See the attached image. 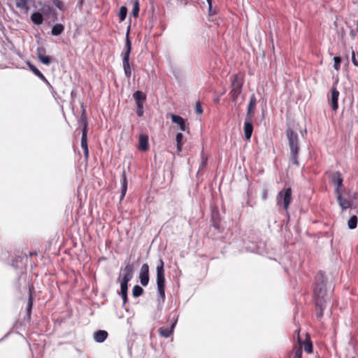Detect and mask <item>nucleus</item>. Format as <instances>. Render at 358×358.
Listing matches in <instances>:
<instances>
[{"label": "nucleus", "instance_id": "3c124183", "mask_svg": "<svg viewBox=\"0 0 358 358\" xmlns=\"http://www.w3.org/2000/svg\"><path fill=\"white\" fill-rule=\"evenodd\" d=\"M12 265H13V266H15V267H17V266L15 264V262H13V264H12Z\"/></svg>", "mask_w": 358, "mask_h": 358}, {"label": "nucleus", "instance_id": "c85d7f7f", "mask_svg": "<svg viewBox=\"0 0 358 358\" xmlns=\"http://www.w3.org/2000/svg\"><path fill=\"white\" fill-rule=\"evenodd\" d=\"M357 222H358V219H357V217L356 215H352L350 217V218L349 219L348 222V227L350 229H354L357 227Z\"/></svg>", "mask_w": 358, "mask_h": 358}, {"label": "nucleus", "instance_id": "aec40b11", "mask_svg": "<svg viewBox=\"0 0 358 358\" xmlns=\"http://www.w3.org/2000/svg\"><path fill=\"white\" fill-rule=\"evenodd\" d=\"M176 322L173 323L170 327H162L159 329V333L161 336L169 338L173 334Z\"/></svg>", "mask_w": 358, "mask_h": 358}, {"label": "nucleus", "instance_id": "412c9836", "mask_svg": "<svg viewBox=\"0 0 358 358\" xmlns=\"http://www.w3.org/2000/svg\"><path fill=\"white\" fill-rule=\"evenodd\" d=\"M256 103H257V99H256L255 94H252L250 96V102H249V104L248 106V110H247L246 116L252 117V113L253 110L255 108Z\"/></svg>", "mask_w": 358, "mask_h": 358}, {"label": "nucleus", "instance_id": "2f4dec72", "mask_svg": "<svg viewBox=\"0 0 358 358\" xmlns=\"http://www.w3.org/2000/svg\"><path fill=\"white\" fill-rule=\"evenodd\" d=\"M127 15V8L126 6H122L120 7L118 16L119 19L121 22L124 21L126 19Z\"/></svg>", "mask_w": 358, "mask_h": 358}, {"label": "nucleus", "instance_id": "49530a36", "mask_svg": "<svg viewBox=\"0 0 358 358\" xmlns=\"http://www.w3.org/2000/svg\"><path fill=\"white\" fill-rule=\"evenodd\" d=\"M262 199L266 200L267 199V190L264 189L263 192Z\"/></svg>", "mask_w": 358, "mask_h": 358}, {"label": "nucleus", "instance_id": "ddd939ff", "mask_svg": "<svg viewBox=\"0 0 358 358\" xmlns=\"http://www.w3.org/2000/svg\"><path fill=\"white\" fill-rule=\"evenodd\" d=\"M243 78L241 74H235L231 80V90H242Z\"/></svg>", "mask_w": 358, "mask_h": 358}, {"label": "nucleus", "instance_id": "4c0bfd02", "mask_svg": "<svg viewBox=\"0 0 358 358\" xmlns=\"http://www.w3.org/2000/svg\"><path fill=\"white\" fill-rule=\"evenodd\" d=\"M45 53H46V50L43 47H39L36 50V55H37L38 59H39L40 57L45 55Z\"/></svg>", "mask_w": 358, "mask_h": 358}, {"label": "nucleus", "instance_id": "603ef678", "mask_svg": "<svg viewBox=\"0 0 358 358\" xmlns=\"http://www.w3.org/2000/svg\"><path fill=\"white\" fill-rule=\"evenodd\" d=\"M357 29H358V20H357Z\"/></svg>", "mask_w": 358, "mask_h": 358}, {"label": "nucleus", "instance_id": "f3484780", "mask_svg": "<svg viewBox=\"0 0 358 358\" xmlns=\"http://www.w3.org/2000/svg\"><path fill=\"white\" fill-rule=\"evenodd\" d=\"M331 95V107L334 110H337L338 108V99L339 96V92L336 89V87H332Z\"/></svg>", "mask_w": 358, "mask_h": 358}, {"label": "nucleus", "instance_id": "de8ad7c7", "mask_svg": "<svg viewBox=\"0 0 358 358\" xmlns=\"http://www.w3.org/2000/svg\"><path fill=\"white\" fill-rule=\"evenodd\" d=\"M206 1L208 2V4L209 10L210 11L211 10V8H212V0H206Z\"/></svg>", "mask_w": 358, "mask_h": 358}, {"label": "nucleus", "instance_id": "6e6552de", "mask_svg": "<svg viewBox=\"0 0 358 358\" xmlns=\"http://www.w3.org/2000/svg\"><path fill=\"white\" fill-rule=\"evenodd\" d=\"M149 266L148 264H143L140 269L139 280L141 284L145 287L149 282Z\"/></svg>", "mask_w": 358, "mask_h": 358}, {"label": "nucleus", "instance_id": "f03ea898", "mask_svg": "<svg viewBox=\"0 0 358 358\" xmlns=\"http://www.w3.org/2000/svg\"><path fill=\"white\" fill-rule=\"evenodd\" d=\"M164 267V261L160 259L157 266V301L159 302H164L165 300V273Z\"/></svg>", "mask_w": 358, "mask_h": 358}, {"label": "nucleus", "instance_id": "2eb2a0df", "mask_svg": "<svg viewBox=\"0 0 358 358\" xmlns=\"http://www.w3.org/2000/svg\"><path fill=\"white\" fill-rule=\"evenodd\" d=\"M148 136L146 134H141L138 139V149L140 151H147L148 150Z\"/></svg>", "mask_w": 358, "mask_h": 358}, {"label": "nucleus", "instance_id": "7ed1b4c3", "mask_svg": "<svg viewBox=\"0 0 358 358\" xmlns=\"http://www.w3.org/2000/svg\"><path fill=\"white\" fill-rule=\"evenodd\" d=\"M313 296L315 302L319 299L327 301L326 279L322 272L318 273L315 276Z\"/></svg>", "mask_w": 358, "mask_h": 358}, {"label": "nucleus", "instance_id": "cd10ccee", "mask_svg": "<svg viewBox=\"0 0 358 358\" xmlns=\"http://www.w3.org/2000/svg\"><path fill=\"white\" fill-rule=\"evenodd\" d=\"M133 97L135 101H145L146 100V95L141 91H136L133 94Z\"/></svg>", "mask_w": 358, "mask_h": 358}, {"label": "nucleus", "instance_id": "a19ab883", "mask_svg": "<svg viewBox=\"0 0 358 358\" xmlns=\"http://www.w3.org/2000/svg\"><path fill=\"white\" fill-rule=\"evenodd\" d=\"M136 114L138 117H142L143 115V106H139L136 109Z\"/></svg>", "mask_w": 358, "mask_h": 358}, {"label": "nucleus", "instance_id": "a878e982", "mask_svg": "<svg viewBox=\"0 0 358 358\" xmlns=\"http://www.w3.org/2000/svg\"><path fill=\"white\" fill-rule=\"evenodd\" d=\"M64 30V27L62 24H56L53 26L51 30V34L53 36L60 35Z\"/></svg>", "mask_w": 358, "mask_h": 358}, {"label": "nucleus", "instance_id": "ea45409f", "mask_svg": "<svg viewBox=\"0 0 358 358\" xmlns=\"http://www.w3.org/2000/svg\"><path fill=\"white\" fill-rule=\"evenodd\" d=\"M196 113L198 114H201L203 113V108L201 105V103L198 101L196 103V108H195Z\"/></svg>", "mask_w": 358, "mask_h": 358}, {"label": "nucleus", "instance_id": "c756f323", "mask_svg": "<svg viewBox=\"0 0 358 358\" xmlns=\"http://www.w3.org/2000/svg\"><path fill=\"white\" fill-rule=\"evenodd\" d=\"M201 162L199 166V171L205 169L208 164V157L207 155L203 152V151L201 153Z\"/></svg>", "mask_w": 358, "mask_h": 358}, {"label": "nucleus", "instance_id": "1a4fd4ad", "mask_svg": "<svg viewBox=\"0 0 358 358\" xmlns=\"http://www.w3.org/2000/svg\"><path fill=\"white\" fill-rule=\"evenodd\" d=\"M170 116L172 122H174L175 124H177L179 126L180 129L181 131H185L189 130V124L187 122V120H185L183 117L173 113H171Z\"/></svg>", "mask_w": 358, "mask_h": 358}, {"label": "nucleus", "instance_id": "c9c22d12", "mask_svg": "<svg viewBox=\"0 0 358 358\" xmlns=\"http://www.w3.org/2000/svg\"><path fill=\"white\" fill-rule=\"evenodd\" d=\"M334 68L335 70L338 71L341 67V58L340 57H334Z\"/></svg>", "mask_w": 358, "mask_h": 358}, {"label": "nucleus", "instance_id": "39448f33", "mask_svg": "<svg viewBox=\"0 0 358 358\" xmlns=\"http://www.w3.org/2000/svg\"><path fill=\"white\" fill-rule=\"evenodd\" d=\"M131 50V42L129 38V31L126 36L125 50L121 54L122 58V67L124 75L127 78H130L131 76V70L129 64V55Z\"/></svg>", "mask_w": 358, "mask_h": 358}, {"label": "nucleus", "instance_id": "09e8293b", "mask_svg": "<svg viewBox=\"0 0 358 358\" xmlns=\"http://www.w3.org/2000/svg\"><path fill=\"white\" fill-rule=\"evenodd\" d=\"M143 103H144V101H136L137 107H138L139 106H143Z\"/></svg>", "mask_w": 358, "mask_h": 358}, {"label": "nucleus", "instance_id": "393cba45", "mask_svg": "<svg viewBox=\"0 0 358 358\" xmlns=\"http://www.w3.org/2000/svg\"><path fill=\"white\" fill-rule=\"evenodd\" d=\"M302 345L299 344V346H294L292 352V358H301L302 357Z\"/></svg>", "mask_w": 358, "mask_h": 358}, {"label": "nucleus", "instance_id": "473e14b6", "mask_svg": "<svg viewBox=\"0 0 358 358\" xmlns=\"http://www.w3.org/2000/svg\"><path fill=\"white\" fill-rule=\"evenodd\" d=\"M242 92V90H231L230 94L233 102H236L238 96Z\"/></svg>", "mask_w": 358, "mask_h": 358}, {"label": "nucleus", "instance_id": "b1692460", "mask_svg": "<svg viewBox=\"0 0 358 358\" xmlns=\"http://www.w3.org/2000/svg\"><path fill=\"white\" fill-rule=\"evenodd\" d=\"M27 65L35 76L39 78L41 80H45L44 75L33 64L30 62H27Z\"/></svg>", "mask_w": 358, "mask_h": 358}, {"label": "nucleus", "instance_id": "72a5a7b5", "mask_svg": "<svg viewBox=\"0 0 358 358\" xmlns=\"http://www.w3.org/2000/svg\"><path fill=\"white\" fill-rule=\"evenodd\" d=\"M300 344H301L302 346L303 345L304 350L307 353L310 354V353L313 352V345L310 341H307L306 342L303 341L302 343H300Z\"/></svg>", "mask_w": 358, "mask_h": 358}, {"label": "nucleus", "instance_id": "58836bf2", "mask_svg": "<svg viewBox=\"0 0 358 358\" xmlns=\"http://www.w3.org/2000/svg\"><path fill=\"white\" fill-rule=\"evenodd\" d=\"M32 305H33L32 298L30 296L29 299L28 303H27V314L29 315L31 314V308H32Z\"/></svg>", "mask_w": 358, "mask_h": 358}, {"label": "nucleus", "instance_id": "f257e3e1", "mask_svg": "<svg viewBox=\"0 0 358 358\" xmlns=\"http://www.w3.org/2000/svg\"><path fill=\"white\" fill-rule=\"evenodd\" d=\"M287 137L290 149L291 162L293 164L299 166L298 155L299 152V143L298 134L291 129H288L287 130Z\"/></svg>", "mask_w": 358, "mask_h": 358}, {"label": "nucleus", "instance_id": "0eeeda50", "mask_svg": "<svg viewBox=\"0 0 358 358\" xmlns=\"http://www.w3.org/2000/svg\"><path fill=\"white\" fill-rule=\"evenodd\" d=\"M358 196V193L355 192L352 196H348V197L343 196L341 193H338L336 194V199L338 203V205L342 209V211H344L348 208H352V203L354 200H356Z\"/></svg>", "mask_w": 358, "mask_h": 358}, {"label": "nucleus", "instance_id": "4468645a", "mask_svg": "<svg viewBox=\"0 0 358 358\" xmlns=\"http://www.w3.org/2000/svg\"><path fill=\"white\" fill-rule=\"evenodd\" d=\"M326 301L317 300L315 303V312L316 316L318 319H320L324 315V310L326 308Z\"/></svg>", "mask_w": 358, "mask_h": 358}, {"label": "nucleus", "instance_id": "f704fd0d", "mask_svg": "<svg viewBox=\"0 0 358 358\" xmlns=\"http://www.w3.org/2000/svg\"><path fill=\"white\" fill-rule=\"evenodd\" d=\"M139 13V3L138 1H135L134 3V8L132 10V15L134 17H136L138 16Z\"/></svg>", "mask_w": 358, "mask_h": 358}, {"label": "nucleus", "instance_id": "9b49d317", "mask_svg": "<svg viewBox=\"0 0 358 358\" xmlns=\"http://www.w3.org/2000/svg\"><path fill=\"white\" fill-rule=\"evenodd\" d=\"M252 117L246 116L244 122V132L245 136L247 140H250L253 131V126L252 123Z\"/></svg>", "mask_w": 358, "mask_h": 358}, {"label": "nucleus", "instance_id": "8fccbe9b", "mask_svg": "<svg viewBox=\"0 0 358 358\" xmlns=\"http://www.w3.org/2000/svg\"><path fill=\"white\" fill-rule=\"evenodd\" d=\"M295 333H297L298 339L299 340V330H296V331H295Z\"/></svg>", "mask_w": 358, "mask_h": 358}, {"label": "nucleus", "instance_id": "20e7f679", "mask_svg": "<svg viewBox=\"0 0 358 358\" xmlns=\"http://www.w3.org/2000/svg\"><path fill=\"white\" fill-rule=\"evenodd\" d=\"M125 266L121 267L120 276L122 273V278L120 282V291L119 294L127 293L128 282L133 278L134 267L129 261H125Z\"/></svg>", "mask_w": 358, "mask_h": 358}, {"label": "nucleus", "instance_id": "dca6fc26", "mask_svg": "<svg viewBox=\"0 0 358 358\" xmlns=\"http://www.w3.org/2000/svg\"><path fill=\"white\" fill-rule=\"evenodd\" d=\"M120 183H121L120 200H122L126 195L127 190V184H128L125 171H123V172H122Z\"/></svg>", "mask_w": 358, "mask_h": 358}, {"label": "nucleus", "instance_id": "4be33fe9", "mask_svg": "<svg viewBox=\"0 0 358 358\" xmlns=\"http://www.w3.org/2000/svg\"><path fill=\"white\" fill-rule=\"evenodd\" d=\"M15 3L17 8H20L21 10L24 13H28L29 10V6L28 5L29 0H15Z\"/></svg>", "mask_w": 358, "mask_h": 358}, {"label": "nucleus", "instance_id": "bb28decb", "mask_svg": "<svg viewBox=\"0 0 358 358\" xmlns=\"http://www.w3.org/2000/svg\"><path fill=\"white\" fill-rule=\"evenodd\" d=\"M183 138L184 136L182 133H178L176 136V140L177 143V152H180L182 150V147L183 145Z\"/></svg>", "mask_w": 358, "mask_h": 358}, {"label": "nucleus", "instance_id": "5701e85b", "mask_svg": "<svg viewBox=\"0 0 358 358\" xmlns=\"http://www.w3.org/2000/svg\"><path fill=\"white\" fill-rule=\"evenodd\" d=\"M31 20L34 24H35L36 25H40L43 23V17L41 13L34 12L31 15Z\"/></svg>", "mask_w": 358, "mask_h": 358}, {"label": "nucleus", "instance_id": "37998d69", "mask_svg": "<svg viewBox=\"0 0 358 358\" xmlns=\"http://www.w3.org/2000/svg\"><path fill=\"white\" fill-rule=\"evenodd\" d=\"M123 301V303L125 304L128 301L127 293L119 294Z\"/></svg>", "mask_w": 358, "mask_h": 358}, {"label": "nucleus", "instance_id": "c03bdc74", "mask_svg": "<svg viewBox=\"0 0 358 358\" xmlns=\"http://www.w3.org/2000/svg\"><path fill=\"white\" fill-rule=\"evenodd\" d=\"M42 81H43L46 85L49 87L50 90H53V87L51 85V84L49 83V81L46 79V78L45 77V80H42Z\"/></svg>", "mask_w": 358, "mask_h": 358}, {"label": "nucleus", "instance_id": "a211bd4d", "mask_svg": "<svg viewBox=\"0 0 358 358\" xmlns=\"http://www.w3.org/2000/svg\"><path fill=\"white\" fill-rule=\"evenodd\" d=\"M108 332L105 330H98L94 334V340L97 343L103 342L108 337Z\"/></svg>", "mask_w": 358, "mask_h": 358}, {"label": "nucleus", "instance_id": "a18cd8bd", "mask_svg": "<svg viewBox=\"0 0 358 358\" xmlns=\"http://www.w3.org/2000/svg\"><path fill=\"white\" fill-rule=\"evenodd\" d=\"M55 6L60 10H62L63 8V3L62 1H57L56 3H55Z\"/></svg>", "mask_w": 358, "mask_h": 358}, {"label": "nucleus", "instance_id": "6ab92c4d", "mask_svg": "<svg viewBox=\"0 0 358 358\" xmlns=\"http://www.w3.org/2000/svg\"><path fill=\"white\" fill-rule=\"evenodd\" d=\"M81 148L83 150L85 157L87 159L89 157V150L87 145V133H82Z\"/></svg>", "mask_w": 358, "mask_h": 358}, {"label": "nucleus", "instance_id": "7c9ffc66", "mask_svg": "<svg viewBox=\"0 0 358 358\" xmlns=\"http://www.w3.org/2000/svg\"><path fill=\"white\" fill-rule=\"evenodd\" d=\"M143 293V289L139 285H135L132 289V295L134 297H138Z\"/></svg>", "mask_w": 358, "mask_h": 358}, {"label": "nucleus", "instance_id": "9d476101", "mask_svg": "<svg viewBox=\"0 0 358 358\" xmlns=\"http://www.w3.org/2000/svg\"><path fill=\"white\" fill-rule=\"evenodd\" d=\"M331 180L334 185L336 186L334 189L335 193L336 194L341 193V188L343 186V182L341 173L338 171L334 173L332 175Z\"/></svg>", "mask_w": 358, "mask_h": 358}, {"label": "nucleus", "instance_id": "423d86ee", "mask_svg": "<svg viewBox=\"0 0 358 358\" xmlns=\"http://www.w3.org/2000/svg\"><path fill=\"white\" fill-rule=\"evenodd\" d=\"M292 199V189L287 187L278 192L276 196V203L278 206L287 210Z\"/></svg>", "mask_w": 358, "mask_h": 358}, {"label": "nucleus", "instance_id": "f8f14e48", "mask_svg": "<svg viewBox=\"0 0 358 358\" xmlns=\"http://www.w3.org/2000/svg\"><path fill=\"white\" fill-rule=\"evenodd\" d=\"M78 124L79 127H81L82 133H83V132L87 133L88 122H87V114H86V111H85V108L83 109L80 117H79V119L78 120Z\"/></svg>", "mask_w": 358, "mask_h": 358}, {"label": "nucleus", "instance_id": "e433bc0d", "mask_svg": "<svg viewBox=\"0 0 358 358\" xmlns=\"http://www.w3.org/2000/svg\"><path fill=\"white\" fill-rule=\"evenodd\" d=\"M38 59L40 60V62L41 63H43V64H45V65H49L51 62L50 57L49 56H46V55L40 57V58Z\"/></svg>", "mask_w": 358, "mask_h": 358}, {"label": "nucleus", "instance_id": "79ce46f5", "mask_svg": "<svg viewBox=\"0 0 358 358\" xmlns=\"http://www.w3.org/2000/svg\"><path fill=\"white\" fill-rule=\"evenodd\" d=\"M352 62L355 66L358 67V62L356 59L355 52L354 50L352 51Z\"/></svg>", "mask_w": 358, "mask_h": 358}]
</instances>
